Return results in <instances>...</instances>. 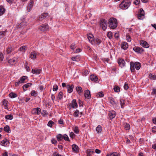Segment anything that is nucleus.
Masks as SVG:
<instances>
[{"instance_id":"58836bf2","label":"nucleus","mask_w":156,"mask_h":156,"mask_svg":"<svg viewBox=\"0 0 156 156\" xmlns=\"http://www.w3.org/2000/svg\"><path fill=\"white\" fill-rule=\"evenodd\" d=\"M79 113V111L78 110H76L73 113V115L75 117H78Z\"/></svg>"},{"instance_id":"69168bd1","label":"nucleus","mask_w":156,"mask_h":156,"mask_svg":"<svg viewBox=\"0 0 156 156\" xmlns=\"http://www.w3.org/2000/svg\"><path fill=\"white\" fill-rule=\"evenodd\" d=\"M154 94L156 95V88H154L153 89V91L151 93V95H153Z\"/></svg>"},{"instance_id":"6e6552de","label":"nucleus","mask_w":156,"mask_h":156,"mask_svg":"<svg viewBox=\"0 0 156 156\" xmlns=\"http://www.w3.org/2000/svg\"><path fill=\"white\" fill-rule=\"evenodd\" d=\"M48 16V14L47 13H45L42 14L39 18V20L40 21H42L44 20L47 19Z\"/></svg>"},{"instance_id":"864d4df0","label":"nucleus","mask_w":156,"mask_h":156,"mask_svg":"<svg viewBox=\"0 0 156 156\" xmlns=\"http://www.w3.org/2000/svg\"><path fill=\"white\" fill-rule=\"evenodd\" d=\"M12 48L11 47H9L7 49V52L8 53H9L12 51Z\"/></svg>"},{"instance_id":"f3484780","label":"nucleus","mask_w":156,"mask_h":156,"mask_svg":"<svg viewBox=\"0 0 156 156\" xmlns=\"http://www.w3.org/2000/svg\"><path fill=\"white\" fill-rule=\"evenodd\" d=\"M74 87V86L73 85H72L71 86L69 85H67L66 87L67 89L68 92L69 93L72 92L73 91V88Z\"/></svg>"},{"instance_id":"052dcab7","label":"nucleus","mask_w":156,"mask_h":156,"mask_svg":"<svg viewBox=\"0 0 156 156\" xmlns=\"http://www.w3.org/2000/svg\"><path fill=\"white\" fill-rule=\"evenodd\" d=\"M4 58L3 55L2 53H0V61H2Z\"/></svg>"},{"instance_id":"aec40b11","label":"nucleus","mask_w":156,"mask_h":156,"mask_svg":"<svg viewBox=\"0 0 156 156\" xmlns=\"http://www.w3.org/2000/svg\"><path fill=\"white\" fill-rule=\"evenodd\" d=\"M128 47V44L125 42L122 43L121 44V48L124 50L126 49Z\"/></svg>"},{"instance_id":"338daca9","label":"nucleus","mask_w":156,"mask_h":156,"mask_svg":"<svg viewBox=\"0 0 156 156\" xmlns=\"http://www.w3.org/2000/svg\"><path fill=\"white\" fill-rule=\"evenodd\" d=\"M4 36V33L2 32H0V38L3 37Z\"/></svg>"},{"instance_id":"3c124183","label":"nucleus","mask_w":156,"mask_h":156,"mask_svg":"<svg viewBox=\"0 0 156 156\" xmlns=\"http://www.w3.org/2000/svg\"><path fill=\"white\" fill-rule=\"evenodd\" d=\"M74 132L76 134L79 133V129L78 127L75 126L73 129Z\"/></svg>"},{"instance_id":"79ce46f5","label":"nucleus","mask_w":156,"mask_h":156,"mask_svg":"<svg viewBox=\"0 0 156 156\" xmlns=\"http://www.w3.org/2000/svg\"><path fill=\"white\" fill-rule=\"evenodd\" d=\"M96 96L99 97H102L104 96V94L102 92H99L96 94Z\"/></svg>"},{"instance_id":"ddd939ff","label":"nucleus","mask_w":156,"mask_h":156,"mask_svg":"<svg viewBox=\"0 0 156 156\" xmlns=\"http://www.w3.org/2000/svg\"><path fill=\"white\" fill-rule=\"evenodd\" d=\"M87 38L89 41H90L92 44L94 41V37L93 35L91 34H89L87 35Z\"/></svg>"},{"instance_id":"0e129e2a","label":"nucleus","mask_w":156,"mask_h":156,"mask_svg":"<svg viewBox=\"0 0 156 156\" xmlns=\"http://www.w3.org/2000/svg\"><path fill=\"white\" fill-rule=\"evenodd\" d=\"M124 88L126 90H127L129 88V87L128 84L126 83H125L124 86Z\"/></svg>"},{"instance_id":"39448f33","label":"nucleus","mask_w":156,"mask_h":156,"mask_svg":"<svg viewBox=\"0 0 156 156\" xmlns=\"http://www.w3.org/2000/svg\"><path fill=\"white\" fill-rule=\"evenodd\" d=\"M138 18L139 20H143L145 17L144 12L142 9H140L137 14Z\"/></svg>"},{"instance_id":"a211bd4d","label":"nucleus","mask_w":156,"mask_h":156,"mask_svg":"<svg viewBox=\"0 0 156 156\" xmlns=\"http://www.w3.org/2000/svg\"><path fill=\"white\" fill-rule=\"evenodd\" d=\"M16 62L17 61L15 58L11 59L8 61V62L10 65H13L16 63Z\"/></svg>"},{"instance_id":"9b49d317","label":"nucleus","mask_w":156,"mask_h":156,"mask_svg":"<svg viewBox=\"0 0 156 156\" xmlns=\"http://www.w3.org/2000/svg\"><path fill=\"white\" fill-rule=\"evenodd\" d=\"M118 63L119 66L122 67H124L125 65V62L124 60L122 58H119L118 60Z\"/></svg>"},{"instance_id":"cd10ccee","label":"nucleus","mask_w":156,"mask_h":156,"mask_svg":"<svg viewBox=\"0 0 156 156\" xmlns=\"http://www.w3.org/2000/svg\"><path fill=\"white\" fill-rule=\"evenodd\" d=\"M34 2L33 1H31L29 3L28 6L27 7V9H28V12L30 11L31 8H32Z\"/></svg>"},{"instance_id":"7ed1b4c3","label":"nucleus","mask_w":156,"mask_h":156,"mask_svg":"<svg viewBox=\"0 0 156 156\" xmlns=\"http://www.w3.org/2000/svg\"><path fill=\"white\" fill-rule=\"evenodd\" d=\"M108 24L110 28L112 29L115 28L117 26L116 19L113 18H111L109 20Z\"/></svg>"},{"instance_id":"f257e3e1","label":"nucleus","mask_w":156,"mask_h":156,"mask_svg":"<svg viewBox=\"0 0 156 156\" xmlns=\"http://www.w3.org/2000/svg\"><path fill=\"white\" fill-rule=\"evenodd\" d=\"M131 3L130 0H123L119 5V7L123 9H126L130 6Z\"/></svg>"},{"instance_id":"473e14b6","label":"nucleus","mask_w":156,"mask_h":156,"mask_svg":"<svg viewBox=\"0 0 156 156\" xmlns=\"http://www.w3.org/2000/svg\"><path fill=\"white\" fill-rule=\"evenodd\" d=\"M5 9L4 7L1 6H0V16L3 14L5 12Z\"/></svg>"},{"instance_id":"a19ab883","label":"nucleus","mask_w":156,"mask_h":156,"mask_svg":"<svg viewBox=\"0 0 156 156\" xmlns=\"http://www.w3.org/2000/svg\"><path fill=\"white\" fill-rule=\"evenodd\" d=\"M62 96H63V93L62 92H60L58 96V98L60 100H61L62 99Z\"/></svg>"},{"instance_id":"b1692460","label":"nucleus","mask_w":156,"mask_h":156,"mask_svg":"<svg viewBox=\"0 0 156 156\" xmlns=\"http://www.w3.org/2000/svg\"><path fill=\"white\" fill-rule=\"evenodd\" d=\"M9 142L7 139H5L4 140L1 141V145L3 146H5Z\"/></svg>"},{"instance_id":"2eb2a0df","label":"nucleus","mask_w":156,"mask_h":156,"mask_svg":"<svg viewBox=\"0 0 156 156\" xmlns=\"http://www.w3.org/2000/svg\"><path fill=\"white\" fill-rule=\"evenodd\" d=\"M84 95L86 98L89 99L90 98V92L89 90H87L84 91Z\"/></svg>"},{"instance_id":"de8ad7c7","label":"nucleus","mask_w":156,"mask_h":156,"mask_svg":"<svg viewBox=\"0 0 156 156\" xmlns=\"http://www.w3.org/2000/svg\"><path fill=\"white\" fill-rule=\"evenodd\" d=\"M114 90L115 92H118L120 91V88L119 87L115 86L114 88Z\"/></svg>"},{"instance_id":"dca6fc26","label":"nucleus","mask_w":156,"mask_h":156,"mask_svg":"<svg viewBox=\"0 0 156 156\" xmlns=\"http://www.w3.org/2000/svg\"><path fill=\"white\" fill-rule=\"evenodd\" d=\"M36 52L34 51L31 53L30 55V57L31 59H34L36 58Z\"/></svg>"},{"instance_id":"f8f14e48","label":"nucleus","mask_w":156,"mask_h":156,"mask_svg":"<svg viewBox=\"0 0 156 156\" xmlns=\"http://www.w3.org/2000/svg\"><path fill=\"white\" fill-rule=\"evenodd\" d=\"M140 45L145 48H148L149 47V44L145 41H141L140 42Z\"/></svg>"},{"instance_id":"680f3d73","label":"nucleus","mask_w":156,"mask_h":156,"mask_svg":"<svg viewBox=\"0 0 156 156\" xmlns=\"http://www.w3.org/2000/svg\"><path fill=\"white\" fill-rule=\"evenodd\" d=\"M51 143H52V144H56L57 143V141L56 140H55L54 139H52L51 140Z\"/></svg>"},{"instance_id":"37998d69","label":"nucleus","mask_w":156,"mask_h":156,"mask_svg":"<svg viewBox=\"0 0 156 156\" xmlns=\"http://www.w3.org/2000/svg\"><path fill=\"white\" fill-rule=\"evenodd\" d=\"M26 46H23L20 47L19 50L20 51H22L23 52H25L26 50Z\"/></svg>"},{"instance_id":"ea45409f","label":"nucleus","mask_w":156,"mask_h":156,"mask_svg":"<svg viewBox=\"0 0 156 156\" xmlns=\"http://www.w3.org/2000/svg\"><path fill=\"white\" fill-rule=\"evenodd\" d=\"M54 124V122L51 121H50L48 123V126L50 127H51Z\"/></svg>"},{"instance_id":"c03bdc74","label":"nucleus","mask_w":156,"mask_h":156,"mask_svg":"<svg viewBox=\"0 0 156 156\" xmlns=\"http://www.w3.org/2000/svg\"><path fill=\"white\" fill-rule=\"evenodd\" d=\"M48 113L45 110H43L41 112V114L43 116H45L47 115Z\"/></svg>"},{"instance_id":"774afa93","label":"nucleus","mask_w":156,"mask_h":156,"mask_svg":"<svg viewBox=\"0 0 156 156\" xmlns=\"http://www.w3.org/2000/svg\"><path fill=\"white\" fill-rule=\"evenodd\" d=\"M140 2V0H135L134 4L136 5H138Z\"/></svg>"},{"instance_id":"e2e57ef3","label":"nucleus","mask_w":156,"mask_h":156,"mask_svg":"<svg viewBox=\"0 0 156 156\" xmlns=\"http://www.w3.org/2000/svg\"><path fill=\"white\" fill-rule=\"evenodd\" d=\"M126 37L127 38V41L128 42H130L131 41V38L130 37V36H129V35H126Z\"/></svg>"},{"instance_id":"5701e85b","label":"nucleus","mask_w":156,"mask_h":156,"mask_svg":"<svg viewBox=\"0 0 156 156\" xmlns=\"http://www.w3.org/2000/svg\"><path fill=\"white\" fill-rule=\"evenodd\" d=\"M77 105L76 102V100L75 99L73 100L72 101V107L76 108L77 107Z\"/></svg>"},{"instance_id":"412c9836","label":"nucleus","mask_w":156,"mask_h":156,"mask_svg":"<svg viewBox=\"0 0 156 156\" xmlns=\"http://www.w3.org/2000/svg\"><path fill=\"white\" fill-rule=\"evenodd\" d=\"M72 149L73 151L77 152L79 151L78 147L75 144H73L72 145Z\"/></svg>"},{"instance_id":"a878e982","label":"nucleus","mask_w":156,"mask_h":156,"mask_svg":"<svg viewBox=\"0 0 156 156\" xmlns=\"http://www.w3.org/2000/svg\"><path fill=\"white\" fill-rule=\"evenodd\" d=\"M32 85V84L31 83H28L23 85V88L24 91H25L26 90V89L30 86Z\"/></svg>"},{"instance_id":"9d476101","label":"nucleus","mask_w":156,"mask_h":156,"mask_svg":"<svg viewBox=\"0 0 156 156\" xmlns=\"http://www.w3.org/2000/svg\"><path fill=\"white\" fill-rule=\"evenodd\" d=\"M133 50L135 52L140 53H141L144 51V50L143 48H141L138 47H134Z\"/></svg>"},{"instance_id":"bf43d9fd","label":"nucleus","mask_w":156,"mask_h":156,"mask_svg":"<svg viewBox=\"0 0 156 156\" xmlns=\"http://www.w3.org/2000/svg\"><path fill=\"white\" fill-rule=\"evenodd\" d=\"M58 88V86L57 85H55L54 86L53 90L54 91L57 90Z\"/></svg>"},{"instance_id":"09e8293b","label":"nucleus","mask_w":156,"mask_h":156,"mask_svg":"<svg viewBox=\"0 0 156 156\" xmlns=\"http://www.w3.org/2000/svg\"><path fill=\"white\" fill-rule=\"evenodd\" d=\"M28 63L27 62H26L25 65V68L26 69V70L27 71H29L30 70V69L29 66H28Z\"/></svg>"},{"instance_id":"393cba45","label":"nucleus","mask_w":156,"mask_h":156,"mask_svg":"<svg viewBox=\"0 0 156 156\" xmlns=\"http://www.w3.org/2000/svg\"><path fill=\"white\" fill-rule=\"evenodd\" d=\"M76 90L78 93L80 94L82 93L83 90L82 88L80 86L77 87H76Z\"/></svg>"},{"instance_id":"20e7f679","label":"nucleus","mask_w":156,"mask_h":156,"mask_svg":"<svg viewBox=\"0 0 156 156\" xmlns=\"http://www.w3.org/2000/svg\"><path fill=\"white\" fill-rule=\"evenodd\" d=\"M107 23L105 19H102L100 21V26L102 29L104 31L107 29Z\"/></svg>"},{"instance_id":"2f4dec72","label":"nucleus","mask_w":156,"mask_h":156,"mask_svg":"<svg viewBox=\"0 0 156 156\" xmlns=\"http://www.w3.org/2000/svg\"><path fill=\"white\" fill-rule=\"evenodd\" d=\"M56 137L58 141H61L63 139V136L61 134H59Z\"/></svg>"},{"instance_id":"0eeeda50","label":"nucleus","mask_w":156,"mask_h":156,"mask_svg":"<svg viewBox=\"0 0 156 156\" xmlns=\"http://www.w3.org/2000/svg\"><path fill=\"white\" fill-rule=\"evenodd\" d=\"M27 77L26 76H23L21 77L19 81L15 83L16 86H19L20 83H23L25 82V81L27 79Z\"/></svg>"},{"instance_id":"bb28decb","label":"nucleus","mask_w":156,"mask_h":156,"mask_svg":"<svg viewBox=\"0 0 156 156\" xmlns=\"http://www.w3.org/2000/svg\"><path fill=\"white\" fill-rule=\"evenodd\" d=\"M41 69H33L32 70V73L33 74H38L41 72Z\"/></svg>"},{"instance_id":"423d86ee","label":"nucleus","mask_w":156,"mask_h":156,"mask_svg":"<svg viewBox=\"0 0 156 156\" xmlns=\"http://www.w3.org/2000/svg\"><path fill=\"white\" fill-rule=\"evenodd\" d=\"M49 29L48 25L47 24H44L41 25L40 26L38 30L41 31H45L48 30Z\"/></svg>"},{"instance_id":"8fccbe9b","label":"nucleus","mask_w":156,"mask_h":156,"mask_svg":"<svg viewBox=\"0 0 156 156\" xmlns=\"http://www.w3.org/2000/svg\"><path fill=\"white\" fill-rule=\"evenodd\" d=\"M106 156H119L118 154L115 152L113 153L109 154H108Z\"/></svg>"},{"instance_id":"e433bc0d","label":"nucleus","mask_w":156,"mask_h":156,"mask_svg":"<svg viewBox=\"0 0 156 156\" xmlns=\"http://www.w3.org/2000/svg\"><path fill=\"white\" fill-rule=\"evenodd\" d=\"M31 95L32 96L36 97L37 94V91L33 90L31 92Z\"/></svg>"},{"instance_id":"6ab92c4d","label":"nucleus","mask_w":156,"mask_h":156,"mask_svg":"<svg viewBox=\"0 0 156 156\" xmlns=\"http://www.w3.org/2000/svg\"><path fill=\"white\" fill-rule=\"evenodd\" d=\"M26 24V22L23 21L20 24L16 26V28L18 29L20 28L23 27Z\"/></svg>"},{"instance_id":"f704fd0d","label":"nucleus","mask_w":156,"mask_h":156,"mask_svg":"<svg viewBox=\"0 0 156 156\" xmlns=\"http://www.w3.org/2000/svg\"><path fill=\"white\" fill-rule=\"evenodd\" d=\"M124 126L126 130H129L130 128L129 125L127 123H124Z\"/></svg>"},{"instance_id":"c85d7f7f","label":"nucleus","mask_w":156,"mask_h":156,"mask_svg":"<svg viewBox=\"0 0 156 156\" xmlns=\"http://www.w3.org/2000/svg\"><path fill=\"white\" fill-rule=\"evenodd\" d=\"M73 61L78 62L80 60V57L79 56L77 55L76 56L73 57L71 58Z\"/></svg>"},{"instance_id":"c9c22d12","label":"nucleus","mask_w":156,"mask_h":156,"mask_svg":"<svg viewBox=\"0 0 156 156\" xmlns=\"http://www.w3.org/2000/svg\"><path fill=\"white\" fill-rule=\"evenodd\" d=\"M120 104L121 106V107L122 108H124V105L125 104V101L123 99H121L120 100Z\"/></svg>"},{"instance_id":"1a4fd4ad","label":"nucleus","mask_w":156,"mask_h":156,"mask_svg":"<svg viewBox=\"0 0 156 156\" xmlns=\"http://www.w3.org/2000/svg\"><path fill=\"white\" fill-rule=\"evenodd\" d=\"M31 112L33 114L39 115L41 113V109L38 108H34L32 110Z\"/></svg>"},{"instance_id":"5fc2aeb1","label":"nucleus","mask_w":156,"mask_h":156,"mask_svg":"<svg viewBox=\"0 0 156 156\" xmlns=\"http://www.w3.org/2000/svg\"><path fill=\"white\" fill-rule=\"evenodd\" d=\"M110 102L111 104H116V103L115 101L113 98H111L110 99Z\"/></svg>"},{"instance_id":"7c9ffc66","label":"nucleus","mask_w":156,"mask_h":156,"mask_svg":"<svg viewBox=\"0 0 156 156\" xmlns=\"http://www.w3.org/2000/svg\"><path fill=\"white\" fill-rule=\"evenodd\" d=\"M4 130L5 131L8 133H10L11 131L9 126L7 125L5 126L4 127Z\"/></svg>"},{"instance_id":"c756f323","label":"nucleus","mask_w":156,"mask_h":156,"mask_svg":"<svg viewBox=\"0 0 156 156\" xmlns=\"http://www.w3.org/2000/svg\"><path fill=\"white\" fill-rule=\"evenodd\" d=\"M96 130L98 133H101L102 129L101 126V125H98L96 129Z\"/></svg>"},{"instance_id":"603ef678","label":"nucleus","mask_w":156,"mask_h":156,"mask_svg":"<svg viewBox=\"0 0 156 156\" xmlns=\"http://www.w3.org/2000/svg\"><path fill=\"white\" fill-rule=\"evenodd\" d=\"M112 33L111 31H109L108 33L107 36L110 39L112 38Z\"/></svg>"},{"instance_id":"13d9d810","label":"nucleus","mask_w":156,"mask_h":156,"mask_svg":"<svg viewBox=\"0 0 156 156\" xmlns=\"http://www.w3.org/2000/svg\"><path fill=\"white\" fill-rule=\"evenodd\" d=\"M114 37L115 38L118 39L119 37V34L118 33H115L114 34Z\"/></svg>"},{"instance_id":"49530a36","label":"nucleus","mask_w":156,"mask_h":156,"mask_svg":"<svg viewBox=\"0 0 156 156\" xmlns=\"http://www.w3.org/2000/svg\"><path fill=\"white\" fill-rule=\"evenodd\" d=\"M63 139L65 140H67V141H69V138L68 136L66 135H64L63 136Z\"/></svg>"},{"instance_id":"4c0bfd02","label":"nucleus","mask_w":156,"mask_h":156,"mask_svg":"<svg viewBox=\"0 0 156 156\" xmlns=\"http://www.w3.org/2000/svg\"><path fill=\"white\" fill-rule=\"evenodd\" d=\"M5 118L6 119L11 120L13 119V116L11 115H6L5 116Z\"/></svg>"},{"instance_id":"4468645a","label":"nucleus","mask_w":156,"mask_h":156,"mask_svg":"<svg viewBox=\"0 0 156 156\" xmlns=\"http://www.w3.org/2000/svg\"><path fill=\"white\" fill-rule=\"evenodd\" d=\"M115 112L113 111L109 112V115L110 119H112L114 118L116 115Z\"/></svg>"},{"instance_id":"a18cd8bd","label":"nucleus","mask_w":156,"mask_h":156,"mask_svg":"<svg viewBox=\"0 0 156 156\" xmlns=\"http://www.w3.org/2000/svg\"><path fill=\"white\" fill-rule=\"evenodd\" d=\"M8 101L6 100H4L3 101L2 104L5 107H6L7 105Z\"/></svg>"},{"instance_id":"f03ea898","label":"nucleus","mask_w":156,"mask_h":156,"mask_svg":"<svg viewBox=\"0 0 156 156\" xmlns=\"http://www.w3.org/2000/svg\"><path fill=\"white\" fill-rule=\"evenodd\" d=\"M140 64L138 62H136L135 63L133 62H130V69L131 72H134L135 71V68L137 70L140 69Z\"/></svg>"},{"instance_id":"4be33fe9","label":"nucleus","mask_w":156,"mask_h":156,"mask_svg":"<svg viewBox=\"0 0 156 156\" xmlns=\"http://www.w3.org/2000/svg\"><path fill=\"white\" fill-rule=\"evenodd\" d=\"M90 79L91 81L94 82L97 81L98 80V78L96 76L92 75L90 76Z\"/></svg>"},{"instance_id":"4d7b16f0","label":"nucleus","mask_w":156,"mask_h":156,"mask_svg":"<svg viewBox=\"0 0 156 156\" xmlns=\"http://www.w3.org/2000/svg\"><path fill=\"white\" fill-rule=\"evenodd\" d=\"M94 151L93 149H88L86 151V153H94Z\"/></svg>"},{"instance_id":"72a5a7b5","label":"nucleus","mask_w":156,"mask_h":156,"mask_svg":"<svg viewBox=\"0 0 156 156\" xmlns=\"http://www.w3.org/2000/svg\"><path fill=\"white\" fill-rule=\"evenodd\" d=\"M17 95L16 94L14 93L13 92H11L9 94V97L11 98H14L17 97Z\"/></svg>"},{"instance_id":"6e6d98bb","label":"nucleus","mask_w":156,"mask_h":156,"mask_svg":"<svg viewBox=\"0 0 156 156\" xmlns=\"http://www.w3.org/2000/svg\"><path fill=\"white\" fill-rule=\"evenodd\" d=\"M95 42L97 45H99L101 42V41L99 39H97L95 41Z\"/></svg>"}]
</instances>
